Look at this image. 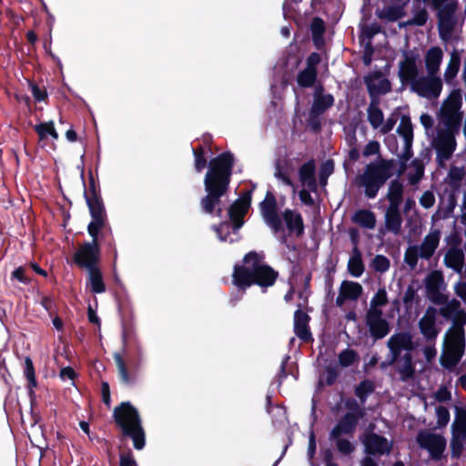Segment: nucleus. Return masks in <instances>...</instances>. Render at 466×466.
<instances>
[{
	"instance_id": "obj_1",
	"label": "nucleus",
	"mask_w": 466,
	"mask_h": 466,
	"mask_svg": "<svg viewBox=\"0 0 466 466\" xmlns=\"http://www.w3.org/2000/svg\"><path fill=\"white\" fill-rule=\"evenodd\" d=\"M192 153L198 173L208 167L203 180L206 195L199 200L200 209L204 214L220 218L223 213L222 198L228 196L230 189L235 156L230 151H224L208 162L201 145L193 147Z\"/></svg>"
},
{
	"instance_id": "obj_2",
	"label": "nucleus",
	"mask_w": 466,
	"mask_h": 466,
	"mask_svg": "<svg viewBox=\"0 0 466 466\" xmlns=\"http://www.w3.org/2000/svg\"><path fill=\"white\" fill-rule=\"evenodd\" d=\"M243 264L233 268L232 284L238 289L246 291L253 285L263 289L272 287L279 278V272L265 263L263 251L251 250L244 255Z\"/></svg>"
},
{
	"instance_id": "obj_3",
	"label": "nucleus",
	"mask_w": 466,
	"mask_h": 466,
	"mask_svg": "<svg viewBox=\"0 0 466 466\" xmlns=\"http://www.w3.org/2000/svg\"><path fill=\"white\" fill-rule=\"evenodd\" d=\"M122 353L115 352L113 359L121 383L131 386L137 381L141 362V348L135 338L133 328L126 324L122 329Z\"/></svg>"
},
{
	"instance_id": "obj_4",
	"label": "nucleus",
	"mask_w": 466,
	"mask_h": 466,
	"mask_svg": "<svg viewBox=\"0 0 466 466\" xmlns=\"http://www.w3.org/2000/svg\"><path fill=\"white\" fill-rule=\"evenodd\" d=\"M396 160L385 159L379 156V159L366 165L363 173L355 178L359 187L364 188L365 197L373 199L380 189L393 176Z\"/></svg>"
},
{
	"instance_id": "obj_5",
	"label": "nucleus",
	"mask_w": 466,
	"mask_h": 466,
	"mask_svg": "<svg viewBox=\"0 0 466 466\" xmlns=\"http://www.w3.org/2000/svg\"><path fill=\"white\" fill-rule=\"evenodd\" d=\"M112 417L123 437L130 438L136 450H142L146 444V433L137 409L129 401H123L115 407Z\"/></svg>"
},
{
	"instance_id": "obj_6",
	"label": "nucleus",
	"mask_w": 466,
	"mask_h": 466,
	"mask_svg": "<svg viewBox=\"0 0 466 466\" xmlns=\"http://www.w3.org/2000/svg\"><path fill=\"white\" fill-rule=\"evenodd\" d=\"M253 188L243 192L228 208V221H222L218 225H213L212 229L217 233L218 238L226 242L230 236V228L234 234H238V230L245 223V217L248 213L252 201Z\"/></svg>"
},
{
	"instance_id": "obj_7",
	"label": "nucleus",
	"mask_w": 466,
	"mask_h": 466,
	"mask_svg": "<svg viewBox=\"0 0 466 466\" xmlns=\"http://www.w3.org/2000/svg\"><path fill=\"white\" fill-rule=\"evenodd\" d=\"M106 226L88 224L87 232L92 238L91 242H84L73 255V262L80 268L86 270L98 267L100 262L99 233Z\"/></svg>"
},
{
	"instance_id": "obj_8",
	"label": "nucleus",
	"mask_w": 466,
	"mask_h": 466,
	"mask_svg": "<svg viewBox=\"0 0 466 466\" xmlns=\"http://www.w3.org/2000/svg\"><path fill=\"white\" fill-rule=\"evenodd\" d=\"M361 403L352 397L344 400V408L347 412L342 415L336 425L331 429V436L352 435L361 419L366 415L365 408Z\"/></svg>"
},
{
	"instance_id": "obj_9",
	"label": "nucleus",
	"mask_w": 466,
	"mask_h": 466,
	"mask_svg": "<svg viewBox=\"0 0 466 466\" xmlns=\"http://www.w3.org/2000/svg\"><path fill=\"white\" fill-rule=\"evenodd\" d=\"M465 350V334L447 331L440 357L441 365L446 370L454 369L461 361Z\"/></svg>"
},
{
	"instance_id": "obj_10",
	"label": "nucleus",
	"mask_w": 466,
	"mask_h": 466,
	"mask_svg": "<svg viewBox=\"0 0 466 466\" xmlns=\"http://www.w3.org/2000/svg\"><path fill=\"white\" fill-rule=\"evenodd\" d=\"M84 197L92 218L89 224L106 226V212L101 197L100 187L99 184L96 182L92 173H89L88 187L87 188L85 187Z\"/></svg>"
},
{
	"instance_id": "obj_11",
	"label": "nucleus",
	"mask_w": 466,
	"mask_h": 466,
	"mask_svg": "<svg viewBox=\"0 0 466 466\" xmlns=\"http://www.w3.org/2000/svg\"><path fill=\"white\" fill-rule=\"evenodd\" d=\"M387 347L390 350L387 362H382L380 368L391 366L399 361L401 358L402 350L411 351L416 349V345L412 340V335L409 331H401L393 334L387 341Z\"/></svg>"
},
{
	"instance_id": "obj_12",
	"label": "nucleus",
	"mask_w": 466,
	"mask_h": 466,
	"mask_svg": "<svg viewBox=\"0 0 466 466\" xmlns=\"http://www.w3.org/2000/svg\"><path fill=\"white\" fill-rule=\"evenodd\" d=\"M259 209L263 219L274 233L284 231L282 219L278 214V203L275 195L267 191L265 198L259 203Z\"/></svg>"
},
{
	"instance_id": "obj_13",
	"label": "nucleus",
	"mask_w": 466,
	"mask_h": 466,
	"mask_svg": "<svg viewBox=\"0 0 466 466\" xmlns=\"http://www.w3.org/2000/svg\"><path fill=\"white\" fill-rule=\"evenodd\" d=\"M360 441L364 447V452L370 457L390 454L392 450L391 441L373 431H365L360 437Z\"/></svg>"
},
{
	"instance_id": "obj_14",
	"label": "nucleus",
	"mask_w": 466,
	"mask_h": 466,
	"mask_svg": "<svg viewBox=\"0 0 466 466\" xmlns=\"http://www.w3.org/2000/svg\"><path fill=\"white\" fill-rule=\"evenodd\" d=\"M416 441L421 449L428 451L435 461L441 459L446 449V440L443 436L426 431L418 433Z\"/></svg>"
},
{
	"instance_id": "obj_15",
	"label": "nucleus",
	"mask_w": 466,
	"mask_h": 466,
	"mask_svg": "<svg viewBox=\"0 0 466 466\" xmlns=\"http://www.w3.org/2000/svg\"><path fill=\"white\" fill-rule=\"evenodd\" d=\"M411 90L419 96L425 98H438L442 90V81L435 76H420L412 83Z\"/></svg>"
},
{
	"instance_id": "obj_16",
	"label": "nucleus",
	"mask_w": 466,
	"mask_h": 466,
	"mask_svg": "<svg viewBox=\"0 0 466 466\" xmlns=\"http://www.w3.org/2000/svg\"><path fill=\"white\" fill-rule=\"evenodd\" d=\"M365 319L370 335L374 340L382 339L390 332V325L383 318L382 309H368Z\"/></svg>"
},
{
	"instance_id": "obj_17",
	"label": "nucleus",
	"mask_w": 466,
	"mask_h": 466,
	"mask_svg": "<svg viewBox=\"0 0 466 466\" xmlns=\"http://www.w3.org/2000/svg\"><path fill=\"white\" fill-rule=\"evenodd\" d=\"M456 146L457 143L454 134H451L447 131H438L437 137L433 140V147L436 150V159L440 166L452 157Z\"/></svg>"
},
{
	"instance_id": "obj_18",
	"label": "nucleus",
	"mask_w": 466,
	"mask_h": 466,
	"mask_svg": "<svg viewBox=\"0 0 466 466\" xmlns=\"http://www.w3.org/2000/svg\"><path fill=\"white\" fill-rule=\"evenodd\" d=\"M417 60L418 55H410L404 52V60L400 62L398 73L400 80L403 85L410 84L411 86L412 83L419 78Z\"/></svg>"
},
{
	"instance_id": "obj_19",
	"label": "nucleus",
	"mask_w": 466,
	"mask_h": 466,
	"mask_svg": "<svg viewBox=\"0 0 466 466\" xmlns=\"http://www.w3.org/2000/svg\"><path fill=\"white\" fill-rule=\"evenodd\" d=\"M382 74L375 71L364 77V83L367 86L370 100L379 99L380 95H385L391 90V84L387 78L380 79L378 84L374 80L381 78Z\"/></svg>"
},
{
	"instance_id": "obj_20",
	"label": "nucleus",
	"mask_w": 466,
	"mask_h": 466,
	"mask_svg": "<svg viewBox=\"0 0 466 466\" xmlns=\"http://www.w3.org/2000/svg\"><path fill=\"white\" fill-rule=\"evenodd\" d=\"M310 317L302 309H298L294 312L293 330L296 336L305 343L313 341V336L309 329Z\"/></svg>"
},
{
	"instance_id": "obj_21",
	"label": "nucleus",
	"mask_w": 466,
	"mask_h": 466,
	"mask_svg": "<svg viewBox=\"0 0 466 466\" xmlns=\"http://www.w3.org/2000/svg\"><path fill=\"white\" fill-rule=\"evenodd\" d=\"M324 87L319 85L314 93V99L310 107L312 116H319L334 105V97L331 94H323Z\"/></svg>"
},
{
	"instance_id": "obj_22",
	"label": "nucleus",
	"mask_w": 466,
	"mask_h": 466,
	"mask_svg": "<svg viewBox=\"0 0 466 466\" xmlns=\"http://www.w3.org/2000/svg\"><path fill=\"white\" fill-rule=\"evenodd\" d=\"M299 181L304 187H307L310 191L315 192L318 188L316 179V163L314 159H309L300 166L299 168Z\"/></svg>"
},
{
	"instance_id": "obj_23",
	"label": "nucleus",
	"mask_w": 466,
	"mask_h": 466,
	"mask_svg": "<svg viewBox=\"0 0 466 466\" xmlns=\"http://www.w3.org/2000/svg\"><path fill=\"white\" fill-rule=\"evenodd\" d=\"M456 7V3H443L440 7L436 8L438 10L437 15L439 18L440 35L442 37L444 35V31L451 33L452 29L451 18L455 13Z\"/></svg>"
},
{
	"instance_id": "obj_24",
	"label": "nucleus",
	"mask_w": 466,
	"mask_h": 466,
	"mask_svg": "<svg viewBox=\"0 0 466 466\" xmlns=\"http://www.w3.org/2000/svg\"><path fill=\"white\" fill-rule=\"evenodd\" d=\"M282 217L289 234H295L298 238L304 234V221L300 213L287 208L283 211Z\"/></svg>"
},
{
	"instance_id": "obj_25",
	"label": "nucleus",
	"mask_w": 466,
	"mask_h": 466,
	"mask_svg": "<svg viewBox=\"0 0 466 466\" xmlns=\"http://www.w3.org/2000/svg\"><path fill=\"white\" fill-rule=\"evenodd\" d=\"M384 219L387 231L394 235L400 233L403 219L400 211V206H389L385 211Z\"/></svg>"
},
{
	"instance_id": "obj_26",
	"label": "nucleus",
	"mask_w": 466,
	"mask_h": 466,
	"mask_svg": "<svg viewBox=\"0 0 466 466\" xmlns=\"http://www.w3.org/2000/svg\"><path fill=\"white\" fill-rule=\"evenodd\" d=\"M440 237L441 232L438 229L433 230L425 236L422 243L418 248L420 250V258L424 259H430L433 256L436 248L439 246Z\"/></svg>"
},
{
	"instance_id": "obj_27",
	"label": "nucleus",
	"mask_w": 466,
	"mask_h": 466,
	"mask_svg": "<svg viewBox=\"0 0 466 466\" xmlns=\"http://www.w3.org/2000/svg\"><path fill=\"white\" fill-rule=\"evenodd\" d=\"M397 369L402 381H408L414 378L415 363L410 352H406L397 362Z\"/></svg>"
},
{
	"instance_id": "obj_28",
	"label": "nucleus",
	"mask_w": 466,
	"mask_h": 466,
	"mask_svg": "<svg viewBox=\"0 0 466 466\" xmlns=\"http://www.w3.org/2000/svg\"><path fill=\"white\" fill-rule=\"evenodd\" d=\"M443 53L441 47H431L425 55V66L430 76H435L440 70Z\"/></svg>"
},
{
	"instance_id": "obj_29",
	"label": "nucleus",
	"mask_w": 466,
	"mask_h": 466,
	"mask_svg": "<svg viewBox=\"0 0 466 466\" xmlns=\"http://www.w3.org/2000/svg\"><path fill=\"white\" fill-rule=\"evenodd\" d=\"M309 28L313 45L317 49H321L325 44L324 33L326 30L323 19L319 16L314 17L311 20Z\"/></svg>"
},
{
	"instance_id": "obj_30",
	"label": "nucleus",
	"mask_w": 466,
	"mask_h": 466,
	"mask_svg": "<svg viewBox=\"0 0 466 466\" xmlns=\"http://www.w3.org/2000/svg\"><path fill=\"white\" fill-rule=\"evenodd\" d=\"M404 186L399 179L395 178L390 182L386 198L389 201V206H400L403 201Z\"/></svg>"
},
{
	"instance_id": "obj_31",
	"label": "nucleus",
	"mask_w": 466,
	"mask_h": 466,
	"mask_svg": "<svg viewBox=\"0 0 466 466\" xmlns=\"http://www.w3.org/2000/svg\"><path fill=\"white\" fill-rule=\"evenodd\" d=\"M444 264L447 268H452L461 273L464 265V254L461 249L451 248L444 257Z\"/></svg>"
},
{
	"instance_id": "obj_32",
	"label": "nucleus",
	"mask_w": 466,
	"mask_h": 466,
	"mask_svg": "<svg viewBox=\"0 0 466 466\" xmlns=\"http://www.w3.org/2000/svg\"><path fill=\"white\" fill-rule=\"evenodd\" d=\"M24 375L27 380L28 396L31 400L35 398V389L37 388V380L33 361L29 356L25 358Z\"/></svg>"
},
{
	"instance_id": "obj_33",
	"label": "nucleus",
	"mask_w": 466,
	"mask_h": 466,
	"mask_svg": "<svg viewBox=\"0 0 466 466\" xmlns=\"http://www.w3.org/2000/svg\"><path fill=\"white\" fill-rule=\"evenodd\" d=\"M87 286L91 292L95 294H101L106 291V284L103 280L101 269L98 267L88 269Z\"/></svg>"
},
{
	"instance_id": "obj_34",
	"label": "nucleus",
	"mask_w": 466,
	"mask_h": 466,
	"mask_svg": "<svg viewBox=\"0 0 466 466\" xmlns=\"http://www.w3.org/2000/svg\"><path fill=\"white\" fill-rule=\"evenodd\" d=\"M352 222L358 224L360 227L373 229L376 226V216L370 209H359L351 218Z\"/></svg>"
},
{
	"instance_id": "obj_35",
	"label": "nucleus",
	"mask_w": 466,
	"mask_h": 466,
	"mask_svg": "<svg viewBox=\"0 0 466 466\" xmlns=\"http://www.w3.org/2000/svg\"><path fill=\"white\" fill-rule=\"evenodd\" d=\"M365 270L362 255L358 247H354L348 262V271L354 278H360Z\"/></svg>"
},
{
	"instance_id": "obj_36",
	"label": "nucleus",
	"mask_w": 466,
	"mask_h": 466,
	"mask_svg": "<svg viewBox=\"0 0 466 466\" xmlns=\"http://www.w3.org/2000/svg\"><path fill=\"white\" fill-rule=\"evenodd\" d=\"M461 119V113L441 112V120L446 127V129L441 131H447L455 135L460 130Z\"/></svg>"
},
{
	"instance_id": "obj_37",
	"label": "nucleus",
	"mask_w": 466,
	"mask_h": 466,
	"mask_svg": "<svg viewBox=\"0 0 466 466\" xmlns=\"http://www.w3.org/2000/svg\"><path fill=\"white\" fill-rule=\"evenodd\" d=\"M375 383L370 379H364L354 389V394L361 404H365L369 396L375 390Z\"/></svg>"
},
{
	"instance_id": "obj_38",
	"label": "nucleus",
	"mask_w": 466,
	"mask_h": 466,
	"mask_svg": "<svg viewBox=\"0 0 466 466\" xmlns=\"http://www.w3.org/2000/svg\"><path fill=\"white\" fill-rule=\"evenodd\" d=\"M367 113L368 121L374 129L382 125L384 117L382 110L379 107V99L370 100Z\"/></svg>"
},
{
	"instance_id": "obj_39",
	"label": "nucleus",
	"mask_w": 466,
	"mask_h": 466,
	"mask_svg": "<svg viewBox=\"0 0 466 466\" xmlns=\"http://www.w3.org/2000/svg\"><path fill=\"white\" fill-rule=\"evenodd\" d=\"M341 296L350 300H356L362 294V286L354 281L343 280L340 285Z\"/></svg>"
},
{
	"instance_id": "obj_40",
	"label": "nucleus",
	"mask_w": 466,
	"mask_h": 466,
	"mask_svg": "<svg viewBox=\"0 0 466 466\" xmlns=\"http://www.w3.org/2000/svg\"><path fill=\"white\" fill-rule=\"evenodd\" d=\"M318 77V70L304 68L297 76V83L301 88H309L314 86Z\"/></svg>"
},
{
	"instance_id": "obj_41",
	"label": "nucleus",
	"mask_w": 466,
	"mask_h": 466,
	"mask_svg": "<svg viewBox=\"0 0 466 466\" xmlns=\"http://www.w3.org/2000/svg\"><path fill=\"white\" fill-rule=\"evenodd\" d=\"M419 329L420 333L428 341H433L436 339L439 330L436 327V322L420 319L419 320Z\"/></svg>"
},
{
	"instance_id": "obj_42",
	"label": "nucleus",
	"mask_w": 466,
	"mask_h": 466,
	"mask_svg": "<svg viewBox=\"0 0 466 466\" xmlns=\"http://www.w3.org/2000/svg\"><path fill=\"white\" fill-rule=\"evenodd\" d=\"M452 434L466 439V409L457 410L455 421L452 424Z\"/></svg>"
},
{
	"instance_id": "obj_43",
	"label": "nucleus",
	"mask_w": 466,
	"mask_h": 466,
	"mask_svg": "<svg viewBox=\"0 0 466 466\" xmlns=\"http://www.w3.org/2000/svg\"><path fill=\"white\" fill-rule=\"evenodd\" d=\"M451 319L452 325L447 331L465 334L464 325H466V311L460 308Z\"/></svg>"
},
{
	"instance_id": "obj_44",
	"label": "nucleus",
	"mask_w": 466,
	"mask_h": 466,
	"mask_svg": "<svg viewBox=\"0 0 466 466\" xmlns=\"http://www.w3.org/2000/svg\"><path fill=\"white\" fill-rule=\"evenodd\" d=\"M397 132L402 137L404 141L413 140V127L409 116L403 115Z\"/></svg>"
},
{
	"instance_id": "obj_45",
	"label": "nucleus",
	"mask_w": 466,
	"mask_h": 466,
	"mask_svg": "<svg viewBox=\"0 0 466 466\" xmlns=\"http://www.w3.org/2000/svg\"><path fill=\"white\" fill-rule=\"evenodd\" d=\"M342 435L337 437L331 436V431L329 434V440L336 442L338 451L343 455H350L355 451V446L347 439L341 438Z\"/></svg>"
},
{
	"instance_id": "obj_46",
	"label": "nucleus",
	"mask_w": 466,
	"mask_h": 466,
	"mask_svg": "<svg viewBox=\"0 0 466 466\" xmlns=\"http://www.w3.org/2000/svg\"><path fill=\"white\" fill-rule=\"evenodd\" d=\"M379 17L395 22L404 15L403 6H388L379 13Z\"/></svg>"
},
{
	"instance_id": "obj_47",
	"label": "nucleus",
	"mask_w": 466,
	"mask_h": 466,
	"mask_svg": "<svg viewBox=\"0 0 466 466\" xmlns=\"http://www.w3.org/2000/svg\"><path fill=\"white\" fill-rule=\"evenodd\" d=\"M461 106V96L458 92L450 95L448 100L443 104L441 112L460 113Z\"/></svg>"
},
{
	"instance_id": "obj_48",
	"label": "nucleus",
	"mask_w": 466,
	"mask_h": 466,
	"mask_svg": "<svg viewBox=\"0 0 466 466\" xmlns=\"http://www.w3.org/2000/svg\"><path fill=\"white\" fill-rule=\"evenodd\" d=\"M340 366L347 368L353 365L358 360V353L351 349L343 350L338 356Z\"/></svg>"
},
{
	"instance_id": "obj_49",
	"label": "nucleus",
	"mask_w": 466,
	"mask_h": 466,
	"mask_svg": "<svg viewBox=\"0 0 466 466\" xmlns=\"http://www.w3.org/2000/svg\"><path fill=\"white\" fill-rule=\"evenodd\" d=\"M460 63L461 59L459 55L453 52L451 54L450 63L444 73V77L446 81L453 79L457 76L460 69Z\"/></svg>"
},
{
	"instance_id": "obj_50",
	"label": "nucleus",
	"mask_w": 466,
	"mask_h": 466,
	"mask_svg": "<svg viewBox=\"0 0 466 466\" xmlns=\"http://www.w3.org/2000/svg\"><path fill=\"white\" fill-rule=\"evenodd\" d=\"M444 306L441 307L439 309V313L445 319H451L454 314L459 310L461 308V303L457 299H453L450 302H447L443 304Z\"/></svg>"
},
{
	"instance_id": "obj_51",
	"label": "nucleus",
	"mask_w": 466,
	"mask_h": 466,
	"mask_svg": "<svg viewBox=\"0 0 466 466\" xmlns=\"http://www.w3.org/2000/svg\"><path fill=\"white\" fill-rule=\"evenodd\" d=\"M55 128L53 120L42 122L34 127V130L38 135L39 141L46 140Z\"/></svg>"
},
{
	"instance_id": "obj_52",
	"label": "nucleus",
	"mask_w": 466,
	"mask_h": 466,
	"mask_svg": "<svg viewBox=\"0 0 466 466\" xmlns=\"http://www.w3.org/2000/svg\"><path fill=\"white\" fill-rule=\"evenodd\" d=\"M443 283V276L438 270L431 271L425 279V289H441Z\"/></svg>"
},
{
	"instance_id": "obj_53",
	"label": "nucleus",
	"mask_w": 466,
	"mask_h": 466,
	"mask_svg": "<svg viewBox=\"0 0 466 466\" xmlns=\"http://www.w3.org/2000/svg\"><path fill=\"white\" fill-rule=\"evenodd\" d=\"M388 296L385 289H379L370 300V308L369 309H380V307L388 304Z\"/></svg>"
},
{
	"instance_id": "obj_54",
	"label": "nucleus",
	"mask_w": 466,
	"mask_h": 466,
	"mask_svg": "<svg viewBox=\"0 0 466 466\" xmlns=\"http://www.w3.org/2000/svg\"><path fill=\"white\" fill-rule=\"evenodd\" d=\"M28 86L32 92L33 97L36 102L46 101L48 94L46 87H40L34 80L28 79Z\"/></svg>"
},
{
	"instance_id": "obj_55",
	"label": "nucleus",
	"mask_w": 466,
	"mask_h": 466,
	"mask_svg": "<svg viewBox=\"0 0 466 466\" xmlns=\"http://www.w3.org/2000/svg\"><path fill=\"white\" fill-rule=\"evenodd\" d=\"M420 257V250L418 247H410L407 248L404 254L405 263L411 268L414 269L418 264V258Z\"/></svg>"
},
{
	"instance_id": "obj_56",
	"label": "nucleus",
	"mask_w": 466,
	"mask_h": 466,
	"mask_svg": "<svg viewBox=\"0 0 466 466\" xmlns=\"http://www.w3.org/2000/svg\"><path fill=\"white\" fill-rule=\"evenodd\" d=\"M411 166L415 168V174L410 177V183L411 185L417 184L424 175V164L420 158H414L411 161Z\"/></svg>"
},
{
	"instance_id": "obj_57",
	"label": "nucleus",
	"mask_w": 466,
	"mask_h": 466,
	"mask_svg": "<svg viewBox=\"0 0 466 466\" xmlns=\"http://www.w3.org/2000/svg\"><path fill=\"white\" fill-rule=\"evenodd\" d=\"M371 266L377 272L383 273L390 268V259L384 255H376L372 260Z\"/></svg>"
},
{
	"instance_id": "obj_58",
	"label": "nucleus",
	"mask_w": 466,
	"mask_h": 466,
	"mask_svg": "<svg viewBox=\"0 0 466 466\" xmlns=\"http://www.w3.org/2000/svg\"><path fill=\"white\" fill-rule=\"evenodd\" d=\"M427 298L435 305H442L446 303L448 298L443 295L440 289H426Z\"/></svg>"
},
{
	"instance_id": "obj_59",
	"label": "nucleus",
	"mask_w": 466,
	"mask_h": 466,
	"mask_svg": "<svg viewBox=\"0 0 466 466\" xmlns=\"http://www.w3.org/2000/svg\"><path fill=\"white\" fill-rule=\"evenodd\" d=\"M275 177L280 179L285 185L292 187L293 182L289 177V173L284 169L280 160H278L275 165Z\"/></svg>"
},
{
	"instance_id": "obj_60",
	"label": "nucleus",
	"mask_w": 466,
	"mask_h": 466,
	"mask_svg": "<svg viewBox=\"0 0 466 466\" xmlns=\"http://www.w3.org/2000/svg\"><path fill=\"white\" fill-rule=\"evenodd\" d=\"M466 439H462L461 437L452 434V439L451 441V456L453 458H458L461 456L463 450V441Z\"/></svg>"
},
{
	"instance_id": "obj_61",
	"label": "nucleus",
	"mask_w": 466,
	"mask_h": 466,
	"mask_svg": "<svg viewBox=\"0 0 466 466\" xmlns=\"http://www.w3.org/2000/svg\"><path fill=\"white\" fill-rule=\"evenodd\" d=\"M437 424L439 427H444L450 420V411L444 406H439L436 409Z\"/></svg>"
},
{
	"instance_id": "obj_62",
	"label": "nucleus",
	"mask_w": 466,
	"mask_h": 466,
	"mask_svg": "<svg viewBox=\"0 0 466 466\" xmlns=\"http://www.w3.org/2000/svg\"><path fill=\"white\" fill-rule=\"evenodd\" d=\"M416 292H417V290L413 285L408 286V288L405 291V294L403 296V299H402L403 304L407 309H411L412 304H413V299L416 296Z\"/></svg>"
},
{
	"instance_id": "obj_63",
	"label": "nucleus",
	"mask_w": 466,
	"mask_h": 466,
	"mask_svg": "<svg viewBox=\"0 0 466 466\" xmlns=\"http://www.w3.org/2000/svg\"><path fill=\"white\" fill-rule=\"evenodd\" d=\"M11 278L18 280L19 282L28 285L31 282V279L25 275V269L20 266L16 268L11 274Z\"/></svg>"
},
{
	"instance_id": "obj_64",
	"label": "nucleus",
	"mask_w": 466,
	"mask_h": 466,
	"mask_svg": "<svg viewBox=\"0 0 466 466\" xmlns=\"http://www.w3.org/2000/svg\"><path fill=\"white\" fill-rule=\"evenodd\" d=\"M119 459V466H137V463L130 450L125 453H121Z\"/></svg>"
}]
</instances>
